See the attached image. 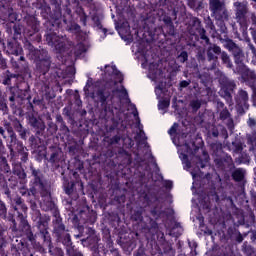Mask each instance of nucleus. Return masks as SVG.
Wrapping results in <instances>:
<instances>
[{
    "mask_svg": "<svg viewBox=\"0 0 256 256\" xmlns=\"http://www.w3.org/2000/svg\"><path fill=\"white\" fill-rule=\"evenodd\" d=\"M40 15L47 21V28L44 35L47 45L54 47L57 53H65L67 51V42H65L64 37L57 35L59 33V27H61V4L57 0V5H52L54 7L53 11L51 6H49V1L42 2Z\"/></svg>",
    "mask_w": 256,
    "mask_h": 256,
    "instance_id": "f257e3e1",
    "label": "nucleus"
},
{
    "mask_svg": "<svg viewBox=\"0 0 256 256\" xmlns=\"http://www.w3.org/2000/svg\"><path fill=\"white\" fill-rule=\"evenodd\" d=\"M27 209V205L25 204V201H23V198L17 197L13 200L12 210L8 213L7 217L8 223H11L10 229H12L13 233H17L20 229L25 239H27L31 245H36V249L39 253H47L41 244H37V240L35 239L37 235L33 234L31 225L29 224V221H27ZM15 217L17 221H19V229L17 228Z\"/></svg>",
    "mask_w": 256,
    "mask_h": 256,
    "instance_id": "f03ea898",
    "label": "nucleus"
},
{
    "mask_svg": "<svg viewBox=\"0 0 256 256\" xmlns=\"http://www.w3.org/2000/svg\"><path fill=\"white\" fill-rule=\"evenodd\" d=\"M223 46L231 53L234 63L237 65L236 71L241 75V79L245 85L250 87V89H256V73L255 70H251L245 65V53L243 49L231 38L224 39Z\"/></svg>",
    "mask_w": 256,
    "mask_h": 256,
    "instance_id": "7ed1b4c3",
    "label": "nucleus"
},
{
    "mask_svg": "<svg viewBox=\"0 0 256 256\" xmlns=\"http://www.w3.org/2000/svg\"><path fill=\"white\" fill-rule=\"evenodd\" d=\"M23 47L24 51H26V57L35 63L36 75L41 77V75L49 73L52 63L49 51L43 48H35L29 40L23 41Z\"/></svg>",
    "mask_w": 256,
    "mask_h": 256,
    "instance_id": "20e7f679",
    "label": "nucleus"
},
{
    "mask_svg": "<svg viewBox=\"0 0 256 256\" xmlns=\"http://www.w3.org/2000/svg\"><path fill=\"white\" fill-rule=\"evenodd\" d=\"M37 191L39 188L31 186L30 189L22 187L19 190L20 195L29 203L32 212V219L37 221V228L42 231H46L47 225H49V217L41 215V211L37 209V201H39V196H37Z\"/></svg>",
    "mask_w": 256,
    "mask_h": 256,
    "instance_id": "39448f33",
    "label": "nucleus"
},
{
    "mask_svg": "<svg viewBox=\"0 0 256 256\" xmlns=\"http://www.w3.org/2000/svg\"><path fill=\"white\" fill-rule=\"evenodd\" d=\"M4 131H7L9 141H8V149L10 151V155L15 157V155L20 156V160L22 163H27L29 160V152L27 147L23 145V142L17 138V133H15V128L13 127V122H9L7 120L3 121Z\"/></svg>",
    "mask_w": 256,
    "mask_h": 256,
    "instance_id": "423d86ee",
    "label": "nucleus"
},
{
    "mask_svg": "<svg viewBox=\"0 0 256 256\" xmlns=\"http://www.w3.org/2000/svg\"><path fill=\"white\" fill-rule=\"evenodd\" d=\"M234 7V19L240 26L242 31H247L249 25L256 27V13L249 10V6L245 2L236 1L233 3Z\"/></svg>",
    "mask_w": 256,
    "mask_h": 256,
    "instance_id": "0eeeda50",
    "label": "nucleus"
},
{
    "mask_svg": "<svg viewBox=\"0 0 256 256\" xmlns=\"http://www.w3.org/2000/svg\"><path fill=\"white\" fill-rule=\"evenodd\" d=\"M115 93H122L125 96H128L129 93L127 92V89H125V86H122V89H114L113 85L106 83L102 87H100L96 95L101 103L102 110L105 115L107 113L113 114V107L111 104H109V101H113L115 99Z\"/></svg>",
    "mask_w": 256,
    "mask_h": 256,
    "instance_id": "6e6552de",
    "label": "nucleus"
},
{
    "mask_svg": "<svg viewBox=\"0 0 256 256\" xmlns=\"http://www.w3.org/2000/svg\"><path fill=\"white\" fill-rule=\"evenodd\" d=\"M29 179H30V187H35L38 189L41 197H51V189L49 187V182L45 178L43 171L39 168H36L31 164L29 166Z\"/></svg>",
    "mask_w": 256,
    "mask_h": 256,
    "instance_id": "1a4fd4ad",
    "label": "nucleus"
},
{
    "mask_svg": "<svg viewBox=\"0 0 256 256\" xmlns=\"http://www.w3.org/2000/svg\"><path fill=\"white\" fill-rule=\"evenodd\" d=\"M24 21L26 27L24 29V41H32V43H41L42 36L39 31H41V21L35 15L25 16Z\"/></svg>",
    "mask_w": 256,
    "mask_h": 256,
    "instance_id": "9d476101",
    "label": "nucleus"
},
{
    "mask_svg": "<svg viewBox=\"0 0 256 256\" xmlns=\"http://www.w3.org/2000/svg\"><path fill=\"white\" fill-rule=\"evenodd\" d=\"M207 61L212 63V69L217 67V63H219V56L222 61V64L227 67V69H233V62L231 61V57L226 51H221V46L217 44H213L208 46L206 50Z\"/></svg>",
    "mask_w": 256,
    "mask_h": 256,
    "instance_id": "9b49d317",
    "label": "nucleus"
},
{
    "mask_svg": "<svg viewBox=\"0 0 256 256\" xmlns=\"http://www.w3.org/2000/svg\"><path fill=\"white\" fill-rule=\"evenodd\" d=\"M52 237L55 238L56 243H61L64 246L67 256H83V253L73 245L71 234L67 228L52 234Z\"/></svg>",
    "mask_w": 256,
    "mask_h": 256,
    "instance_id": "f8f14e48",
    "label": "nucleus"
},
{
    "mask_svg": "<svg viewBox=\"0 0 256 256\" xmlns=\"http://www.w3.org/2000/svg\"><path fill=\"white\" fill-rule=\"evenodd\" d=\"M63 190L70 199L77 201L79 195H85V187L81 178H75V180H69L67 177H63Z\"/></svg>",
    "mask_w": 256,
    "mask_h": 256,
    "instance_id": "ddd939ff",
    "label": "nucleus"
},
{
    "mask_svg": "<svg viewBox=\"0 0 256 256\" xmlns=\"http://www.w3.org/2000/svg\"><path fill=\"white\" fill-rule=\"evenodd\" d=\"M43 210L52 212V235L58 233L59 231H63V229L67 228L63 223V218L61 217V212H59V208L53 200L44 201Z\"/></svg>",
    "mask_w": 256,
    "mask_h": 256,
    "instance_id": "4468645a",
    "label": "nucleus"
},
{
    "mask_svg": "<svg viewBox=\"0 0 256 256\" xmlns=\"http://www.w3.org/2000/svg\"><path fill=\"white\" fill-rule=\"evenodd\" d=\"M209 9L211 12V17H214L216 21H229V10H227V6L225 2L221 0H213L209 2Z\"/></svg>",
    "mask_w": 256,
    "mask_h": 256,
    "instance_id": "2eb2a0df",
    "label": "nucleus"
},
{
    "mask_svg": "<svg viewBox=\"0 0 256 256\" xmlns=\"http://www.w3.org/2000/svg\"><path fill=\"white\" fill-rule=\"evenodd\" d=\"M143 230L146 233V239L148 241H155V238L162 244L167 241L165 240V233L159 231V224L153 218H149V223L143 227Z\"/></svg>",
    "mask_w": 256,
    "mask_h": 256,
    "instance_id": "dca6fc26",
    "label": "nucleus"
},
{
    "mask_svg": "<svg viewBox=\"0 0 256 256\" xmlns=\"http://www.w3.org/2000/svg\"><path fill=\"white\" fill-rule=\"evenodd\" d=\"M46 230L38 229L37 235L43 240L44 245L48 247V251L51 256H65L63 249L59 247H53V242L51 241V234L49 233V224H47Z\"/></svg>",
    "mask_w": 256,
    "mask_h": 256,
    "instance_id": "f3484780",
    "label": "nucleus"
},
{
    "mask_svg": "<svg viewBox=\"0 0 256 256\" xmlns=\"http://www.w3.org/2000/svg\"><path fill=\"white\" fill-rule=\"evenodd\" d=\"M220 85L222 87V96L226 103H228V105H233V93H235V89L237 88L235 80L223 77L220 80Z\"/></svg>",
    "mask_w": 256,
    "mask_h": 256,
    "instance_id": "a211bd4d",
    "label": "nucleus"
},
{
    "mask_svg": "<svg viewBox=\"0 0 256 256\" xmlns=\"http://www.w3.org/2000/svg\"><path fill=\"white\" fill-rule=\"evenodd\" d=\"M10 171L11 167L7 162V158L5 156H0V189L4 192V195H7V197H11V190L9 189L4 173H9Z\"/></svg>",
    "mask_w": 256,
    "mask_h": 256,
    "instance_id": "6ab92c4d",
    "label": "nucleus"
},
{
    "mask_svg": "<svg viewBox=\"0 0 256 256\" xmlns=\"http://www.w3.org/2000/svg\"><path fill=\"white\" fill-rule=\"evenodd\" d=\"M214 163L216 169L223 173H229V171H233V169H235V163L229 154H223L222 156L215 157Z\"/></svg>",
    "mask_w": 256,
    "mask_h": 256,
    "instance_id": "aec40b11",
    "label": "nucleus"
},
{
    "mask_svg": "<svg viewBox=\"0 0 256 256\" xmlns=\"http://www.w3.org/2000/svg\"><path fill=\"white\" fill-rule=\"evenodd\" d=\"M235 103L239 115H245V111L249 109V93L240 89L235 96Z\"/></svg>",
    "mask_w": 256,
    "mask_h": 256,
    "instance_id": "412c9836",
    "label": "nucleus"
},
{
    "mask_svg": "<svg viewBox=\"0 0 256 256\" xmlns=\"http://www.w3.org/2000/svg\"><path fill=\"white\" fill-rule=\"evenodd\" d=\"M64 162L65 158H63V150L55 146L50 147V157L48 159V163L51 164L52 169H59Z\"/></svg>",
    "mask_w": 256,
    "mask_h": 256,
    "instance_id": "4be33fe9",
    "label": "nucleus"
},
{
    "mask_svg": "<svg viewBox=\"0 0 256 256\" xmlns=\"http://www.w3.org/2000/svg\"><path fill=\"white\" fill-rule=\"evenodd\" d=\"M12 127H14V132L18 133L20 139L22 141H27V135L31 132L25 126H23V122L19 120L17 117L11 118Z\"/></svg>",
    "mask_w": 256,
    "mask_h": 256,
    "instance_id": "5701e85b",
    "label": "nucleus"
},
{
    "mask_svg": "<svg viewBox=\"0 0 256 256\" xmlns=\"http://www.w3.org/2000/svg\"><path fill=\"white\" fill-rule=\"evenodd\" d=\"M162 21L164 23L162 27L164 35H168V37H175V35H177V29L175 28V24H173V18L168 14H165L162 17Z\"/></svg>",
    "mask_w": 256,
    "mask_h": 256,
    "instance_id": "b1692460",
    "label": "nucleus"
},
{
    "mask_svg": "<svg viewBox=\"0 0 256 256\" xmlns=\"http://www.w3.org/2000/svg\"><path fill=\"white\" fill-rule=\"evenodd\" d=\"M20 40L10 38L7 42V53L9 55H15V57H19V55H23V46H21Z\"/></svg>",
    "mask_w": 256,
    "mask_h": 256,
    "instance_id": "393cba45",
    "label": "nucleus"
},
{
    "mask_svg": "<svg viewBox=\"0 0 256 256\" xmlns=\"http://www.w3.org/2000/svg\"><path fill=\"white\" fill-rule=\"evenodd\" d=\"M27 120L30 127L36 132V135H41L45 131V123L34 114H29Z\"/></svg>",
    "mask_w": 256,
    "mask_h": 256,
    "instance_id": "a878e982",
    "label": "nucleus"
},
{
    "mask_svg": "<svg viewBox=\"0 0 256 256\" xmlns=\"http://www.w3.org/2000/svg\"><path fill=\"white\" fill-rule=\"evenodd\" d=\"M201 29H204L203 24L201 23V20L197 17H193L190 20L188 32H189V35L194 37L195 41H199V36L197 34L201 31Z\"/></svg>",
    "mask_w": 256,
    "mask_h": 256,
    "instance_id": "bb28decb",
    "label": "nucleus"
},
{
    "mask_svg": "<svg viewBox=\"0 0 256 256\" xmlns=\"http://www.w3.org/2000/svg\"><path fill=\"white\" fill-rule=\"evenodd\" d=\"M24 89L19 87L16 88V95L21 101H28L30 109H33V103H31V90L29 89V84L23 83Z\"/></svg>",
    "mask_w": 256,
    "mask_h": 256,
    "instance_id": "cd10ccee",
    "label": "nucleus"
},
{
    "mask_svg": "<svg viewBox=\"0 0 256 256\" xmlns=\"http://www.w3.org/2000/svg\"><path fill=\"white\" fill-rule=\"evenodd\" d=\"M0 19L2 21H11V23H14V21H17V13L13 12V8H9L5 5L0 6Z\"/></svg>",
    "mask_w": 256,
    "mask_h": 256,
    "instance_id": "c85d7f7f",
    "label": "nucleus"
},
{
    "mask_svg": "<svg viewBox=\"0 0 256 256\" xmlns=\"http://www.w3.org/2000/svg\"><path fill=\"white\" fill-rule=\"evenodd\" d=\"M227 237L230 241H235V243L241 244L245 237H247V234H241L239 229L229 227L227 230Z\"/></svg>",
    "mask_w": 256,
    "mask_h": 256,
    "instance_id": "c756f323",
    "label": "nucleus"
},
{
    "mask_svg": "<svg viewBox=\"0 0 256 256\" xmlns=\"http://www.w3.org/2000/svg\"><path fill=\"white\" fill-rule=\"evenodd\" d=\"M231 173L232 180L235 183H246L245 175H247V171L244 168H234Z\"/></svg>",
    "mask_w": 256,
    "mask_h": 256,
    "instance_id": "7c9ffc66",
    "label": "nucleus"
},
{
    "mask_svg": "<svg viewBox=\"0 0 256 256\" xmlns=\"http://www.w3.org/2000/svg\"><path fill=\"white\" fill-rule=\"evenodd\" d=\"M90 235L86 238L87 243L89 245H93L92 251H94V256H101L99 254V247H97V243H99V237H97V234H95V230L90 228Z\"/></svg>",
    "mask_w": 256,
    "mask_h": 256,
    "instance_id": "2f4dec72",
    "label": "nucleus"
},
{
    "mask_svg": "<svg viewBox=\"0 0 256 256\" xmlns=\"http://www.w3.org/2000/svg\"><path fill=\"white\" fill-rule=\"evenodd\" d=\"M217 112L220 113L219 117L221 121H226V119H231V112L225 106V103L218 101L216 104Z\"/></svg>",
    "mask_w": 256,
    "mask_h": 256,
    "instance_id": "473e14b6",
    "label": "nucleus"
},
{
    "mask_svg": "<svg viewBox=\"0 0 256 256\" xmlns=\"http://www.w3.org/2000/svg\"><path fill=\"white\" fill-rule=\"evenodd\" d=\"M12 29L14 31L12 39L22 41L23 35H25V27L21 23L16 22L13 24Z\"/></svg>",
    "mask_w": 256,
    "mask_h": 256,
    "instance_id": "72a5a7b5",
    "label": "nucleus"
},
{
    "mask_svg": "<svg viewBox=\"0 0 256 256\" xmlns=\"http://www.w3.org/2000/svg\"><path fill=\"white\" fill-rule=\"evenodd\" d=\"M12 79H17V74L12 73L9 70H6L0 75V83L10 87Z\"/></svg>",
    "mask_w": 256,
    "mask_h": 256,
    "instance_id": "f704fd0d",
    "label": "nucleus"
},
{
    "mask_svg": "<svg viewBox=\"0 0 256 256\" xmlns=\"http://www.w3.org/2000/svg\"><path fill=\"white\" fill-rule=\"evenodd\" d=\"M13 175L20 179V183H27V173H25V169L21 166H16L13 169Z\"/></svg>",
    "mask_w": 256,
    "mask_h": 256,
    "instance_id": "c9c22d12",
    "label": "nucleus"
},
{
    "mask_svg": "<svg viewBox=\"0 0 256 256\" xmlns=\"http://www.w3.org/2000/svg\"><path fill=\"white\" fill-rule=\"evenodd\" d=\"M92 21L94 23V27H97L104 35H107V28L103 27V24L101 21H103V16H100L99 14H93L92 15Z\"/></svg>",
    "mask_w": 256,
    "mask_h": 256,
    "instance_id": "e433bc0d",
    "label": "nucleus"
},
{
    "mask_svg": "<svg viewBox=\"0 0 256 256\" xmlns=\"http://www.w3.org/2000/svg\"><path fill=\"white\" fill-rule=\"evenodd\" d=\"M241 251L245 256H256L255 247L249 244L247 241H244L241 246Z\"/></svg>",
    "mask_w": 256,
    "mask_h": 256,
    "instance_id": "4c0bfd02",
    "label": "nucleus"
},
{
    "mask_svg": "<svg viewBox=\"0 0 256 256\" xmlns=\"http://www.w3.org/2000/svg\"><path fill=\"white\" fill-rule=\"evenodd\" d=\"M198 40L196 41H200V43H202V45H209V47H211V39H209V36H207V30H205V28L201 29L198 33Z\"/></svg>",
    "mask_w": 256,
    "mask_h": 256,
    "instance_id": "58836bf2",
    "label": "nucleus"
},
{
    "mask_svg": "<svg viewBox=\"0 0 256 256\" xmlns=\"http://www.w3.org/2000/svg\"><path fill=\"white\" fill-rule=\"evenodd\" d=\"M143 213H145V208L143 207H138L134 209L131 215L132 221H136V223H142Z\"/></svg>",
    "mask_w": 256,
    "mask_h": 256,
    "instance_id": "ea45409f",
    "label": "nucleus"
},
{
    "mask_svg": "<svg viewBox=\"0 0 256 256\" xmlns=\"http://www.w3.org/2000/svg\"><path fill=\"white\" fill-rule=\"evenodd\" d=\"M211 149L213 151L214 159H215V157H221L223 155H227V153H225L223 151V144H221V143L211 144Z\"/></svg>",
    "mask_w": 256,
    "mask_h": 256,
    "instance_id": "a19ab883",
    "label": "nucleus"
},
{
    "mask_svg": "<svg viewBox=\"0 0 256 256\" xmlns=\"http://www.w3.org/2000/svg\"><path fill=\"white\" fill-rule=\"evenodd\" d=\"M256 217L254 212H250L246 216H243L240 221V225H255Z\"/></svg>",
    "mask_w": 256,
    "mask_h": 256,
    "instance_id": "79ce46f5",
    "label": "nucleus"
},
{
    "mask_svg": "<svg viewBox=\"0 0 256 256\" xmlns=\"http://www.w3.org/2000/svg\"><path fill=\"white\" fill-rule=\"evenodd\" d=\"M84 168L85 167L83 165V161L75 158V160H74V172H73L74 179H81L79 177V172L78 171H83Z\"/></svg>",
    "mask_w": 256,
    "mask_h": 256,
    "instance_id": "37998d69",
    "label": "nucleus"
},
{
    "mask_svg": "<svg viewBox=\"0 0 256 256\" xmlns=\"http://www.w3.org/2000/svg\"><path fill=\"white\" fill-rule=\"evenodd\" d=\"M154 201H157V197H155L151 193H144L142 196V203L144 207H151V203Z\"/></svg>",
    "mask_w": 256,
    "mask_h": 256,
    "instance_id": "c03bdc74",
    "label": "nucleus"
},
{
    "mask_svg": "<svg viewBox=\"0 0 256 256\" xmlns=\"http://www.w3.org/2000/svg\"><path fill=\"white\" fill-rule=\"evenodd\" d=\"M28 143L31 149L37 150L41 147V145H39V143H41V138L35 135H31L28 139Z\"/></svg>",
    "mask_w": 256,
    "mask_h": 256,
    "instance_id": "a18cd8bd",
    "label": "nucleus"
},
{
    "mask_svg": "<svg viewBox=\"0 0 256 256\" xmlns=\"http://www.w3.org/2000/svg\"><path fill=\"white\" fill-rule=\"evenodd\" d=\"M18 99L17 97V88L11 87L10 88V96L8 97V100L10 101V107L11 109H15L17 107L15 105V101Z\"/></svg>",
    "mask_w": 256,
    "mask_h": 256,
    "instance_id": "49530a36",
    "label": "nucleus"
},
{
    "mask_svg": "<svg viewBox=\"0 0 256 256\" xmlns=\"http://www.w3.org/2000/svg\"><path fill=\"white\" fill-rule=\"evenodd\" d=\"M188 7L194 11H201L203 9V2L197 0H189L187 2Z\"/></svg>",
    "mask_w": 256,
    "mask_h": 256,
    "instance_id": "de8ad7c7",
    "label": "nucleus"
},
{
    "mask_svg": "<svg viewBox=\"0 0 256 256\" xmlns=\"http://www.w3.org/2000/svg\"><path fill=\"white\" fill-rule=\"evenodd\" d=\"M151 216L157 221V219H161V215H163V210L159 206H154L150 210Z\"/></svg>",
    "mask_w": 256,
    "mask_h": 256,
    "instance_id": "09e8293b",
    "label": "nucleus"
},
{
    "mask_svg": "<svg viewBox=\"0 0 256 256\" xmlns=\"http://www.w3.org/2000/svg\"><path fill=\"white\" fill-rule=\"evenodd\" d=\"M121 141V137L119 135H114L113 137H105L104 143H107L108 147H111V145H117Z\"/></svg>",
    "mask_w": 256,
    "mask_h": 256,
    "instance_id": "8fccbe9b",
    "label": "nucleus"
},
{
    "mask_svg": "<svg viewBox=\"0 0 256 256\" xmlns=\"http://www.w3.org/2000/svg\"><path fill=\"white\" fill-rule=\"evenodd\" d=\"M232 151L233 153H242L243 143L241 142V140L236 139L235 141L232 142Z\"/></svg>",
    "mask_w": 256,
    "mask_h": 256,
    "instance_id": "3c124183",
    "label": "nucleus"
},
{
    "mask_svg": "<svg viewBox=\"0 0 256 256\" xmlns=\"http://www.w3.org/2000/svg\"><path fill=\"white\" fill-rule=\"evenodd\" d=\"M194 147V150L191 148ZM191 145L187 142L184 143V147L186 148L187 153H189L190 155H195V153H197V151H199V147L195 144V141L191 142Z\"/></svg>",
    "mask_w": 256,
    "mask_h": 256,
    "instance_id": "603ef678",
    "label": "nucleus"
},
{
    "mask_svg": "<svg viewBox=\"0 0 256 256\" xmlns=\"http://www.w3.org/2000/svg\"><path fill=\"white\" fill-rule=\"evenodd\" d=\"M0 111L3 115H9V106H7V100L5 98H0Z\"/></svg>",
    "mask_w": 256,
    "mask_h": 256,
    "instance_id": "864d4df0",
    "label": "nucleus"
},
{
    "mask_svg": "<svg viewBox=\"0 0 256 256\" xmlns=\"http://www.w3.org/2000/svg\"><path fill=\"white\" fill-rule=\"evenodd\" d=\"M7 206L5 205V202L0 200V219H4L7 221Z\"/></svg>",
    "mask_w": 256,
    "mask_h": 256,
    "instance_id": "5fc2aeb1",
    "label": "nucleus"
},
{
    "mask_svg": "<svg viewBox=\"0 0 256 256\" xmlns=\"http://www.w3.org/2000/svg\"><path fill=\"white\" fill-rule=\"evenodd\" d=\"M207 197L210 201H215V203H219V194L215 189H212L208 192Z\"/></svg>",
    "mask_w": 256,
    "mask_h": 256,
    "instance_id": "6e6d98bb",
    "label": "nucleus"
},
{
    "mask_svg": "<svg viewBox=\"0 0 256 256\" xmlns=\"http://www.w3.org/2000/svg\"><path fill=\"white\" fill-rule=\"evenodd\" d=\"M83 53H87V48L85 47V44L80 42L76 46L75 55H83Z\"/></svg>",
    "mask_w": 256,
    "mask_h": 256,
    "instance_id": "4d7b16f0",
    "label": "nucleus"
},
{
    "mask_svg": "<svg viewBox=\"0 0 256 256\" xmlns=\"http://www.w3.org/2000/svg\"><path fill=\"white\" fill-rule=\"evenodd\" d=\"M112 71L116 77V79H118V83H123L124 81V77L123 75L121 74V71H119V69H117V66H112Z\"/></svg>",
    "mask_w": 256,
    "mask_h": 256,
    "instance_id": "13d9d810",
    "label": "nucleus"
},
{
    "mask_svg": "<svg viewBox=\"0 0 256 256\" xmlns=\"http://www.w3.org/2000/svg\"><path fill=\"white\" fill-rule=\"evenodd\" d=\"M239 163H249L251 161V157L249 156V154L245 153V152H240V156L238 158Z\"/></svg>",
    "mask_w": 256,
    "mask_h": 256,
    "instance_id": "bf43d9fd",
    "label": "nucleus"
},
{
    "mask_svg": "<svg viewBox=\"0 0 256 256\" xmlns=\"http://www.w3.org/2000/svg\"><path fill=\"white\" fill-rule=\"evenodd\" d=\"M190 107H191L192 111L197 113V111L201 109V101H199V100H192L190 102Z\"/></svg>",
    "mask_w": 256,
    "mask_h": 256,
    "instance_id": "052dcab7",
    "label": "nucleus"
},
{
    "mask_svg": "<svg viewBox=\"0 0 256 256\" xmlns=\"http://www.w3.org/2000/svg\"><path fill=\"white\" fill-rule=\"evenodd\" d=\"M175 229H180V231L177 233L174 232V235L176 237H181V235H183V227L181 226V224L179 222L174 223V226L172 227V231H175Z\"/></svg>",
    "mask_w": 256,
    "mask_h": 256,
    "instance_id": "680f3d73",
    "label": "nucleus"
},
{
    "mask_svg": "<svg viewBox=\"0 0 256 256\" xmlns=\"http://www.w3.org/2000/svg\"><path fill=\"white\" fill-rule=\"evenodd\" d=\"M200 205H202L203 209H206V211H211V201L207 200V198H203L200 201Z\"/></svg>",
    "mask_w": 256,
    "mask_h": 256,
    "instance_id": "e2e57ef3",
    "label": "nucleus"
},
{
    "mask_svg": "<svg viewBox=\"0 0 256 256\" xmlns=\"http://www.w3.org/2000/svg\"><path fill=\"white\" fill-rule=\"evenodd\" d=\"M3 233H5V227L0 224V249H3L5 247V238L3 237Z\"/></svg>",
    "mask_w": 256,
    "mask_h": 256,
    "instance_id": "0e129e2a",
    "label": "nucleus"
},
{
    "mask_svg": "<svg viewBox=\"0 0 256 256\" xmlns=\"http://www.w3.org/2000/svg\"><path fill=\"white\" fill-rule=\"evenodd\" d=\"M7 67V58L3 57V53L0 52V69H2V71H5Z\"/></svg>",
    "mask_w": 256,
    "mask_h": 256,
    "instance_id": "69168bd1",
    "label": "nucleus"
},
{
    "mask_svg": "<svg viewBox=\"0 0 256 256\" xmlns=\"http://www.w3.org/2000/svg\"><path fill=\"white\" fill-rule=\"evenodd\" d=\"M69 31H71V33H81V26L79 24H71L69 27Z\"/></svg>",
    "mask_w": 256,
    "mask_h": 256,
    "instance_id": "338daca9",
    "label": "nucleus"
},
{
    "mask_svg": "<svg viewBox=\"0 0 256 256\" xmlns=\"http://www.w3.org/2000/svg\"><path fill=\"white\" fill-rule=\"evenodd\" d=\"M169 105H171V102L169 100H162V101H160L158 108L159 109H167V108H169Z\"/></svg>",
    "mask_w": 256,
    "mask_h": 256,
    "instance_id": "774afa93",
    "label": "nucleus"
}]
</instances>
